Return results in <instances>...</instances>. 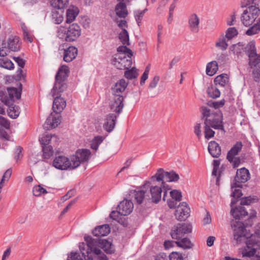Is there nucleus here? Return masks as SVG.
Segmentation results:
<instances>
[{"label":"nucleus","mask_w":260,"mask_h":260,"mask_svg":"<svg viewBox=\"0 0 260 260\" xmlns=\"http://www.w3.org/2000/svg\"><path fill=\"white\" fill-rule=\"evenodd\" d=\"M241 7L245 8L241 15V21L245 26H251L246 31L247 36L260 32V0H242Z\"/></svg>","instance_id":"obj_1"},{"label":"nucleus","mask_w":260,"mask_h":260,"mask_svg":"<svg viewBox=\"0 0 260 260\" xmlns=\"http://www.w3.org/2000/svg\"><path fill=\"white\" fill-rule=\"evenodd\" d=\"M238 227L234 231V239L237 243L241 242L243 239H246V248L242 251L243 257L253 256L256 249H260V241L255 239L251 234L248 233L247 230L241 223H237Z\"/></svg>","instance_id":"obj_2"},{"label":"nucleus","mask_w":260,"mask_h":260,"mask_svg":"<svg viewBox=\"0 0 260 260\" xmlns=\"http://www.w3.org/2000/svg\"><path fill=\"white\" fill-rule=\"evenodd\" d=\"M84 240L86 243L82 242L79 244L80 250L83 252V254L85 253L84 250H86V248H87L86 253H88L89 250H90V251L93 253L94 254H100L102 251L97 247L102 248L107 253L111 254L114 252L111 242L107 240L94 239L89 236H85Z\"/></svg>","instance_id":"obj_3"},{"label":"nucleus","mask_w":260,"mask_h":260,"mask_svg":"<svg viewBox=\"0 0 260 260\" xmlns=\"http://www.w3.org/2000/svg\"><path fill=\"white\" fill-rule=\"evenodd\" d=\"M204 124H209L212 128L220 129L224 133L222 122V114L219 109H213L207 106H202L200 109Z\"/></svg>","instance_id":"obj_4"},{"label":"nucleus","mask_w":260,"mask_h":260,"mask_svg":"<svg viewBox=\"0 0 260 260\" xmlns=\"http://www.w3.org/2000/svg\"><path fill=\"white\" fill-rule=\"evenodd\" d=\"M80 35L81 29L77 23H73L67 28L60 27L57 31L58 37L67 42H73L76 40Z\"/></svg>","instance_id":"obj_5"},{"label":"nucleus","mask_w":260,"mask_h":260,"mask_svg":"<svg viewBox=\"0 0 260 260\" xmlns=\"http://www.w3.org/2000/svg\"><path fill=\"white\" fill-rule=\"evenodd\" d=\"M156 182H157L156 178L152 180V176L149 181H146L145 184L147 186L148 194L150 196V200L153 203H157L161 199L162 189Z\"/></svg>","instance_id":"obj_6"},{"label":"nucleus","mask_w":260,"mask_h":260,"mask_svg":"<svg viewBox=\"0 0 260 260\" xmlns=\"http://www.w3.org/2000/svg\"><path fill=\"white\" fill-rule=\"evenodd\" d=\"M20 97V92L14 87L8 88L6 90H0V100L7 106L13 103L14 98L19 99Z\"/></svg>","instance_id":"obj_7"},{"label":"nucleus","mask_w":260,"mask_h":260,"mask_svg":"<svg viewBox=\"0 0 260 260\" xmlns=\"http://www.w3.org/2000/svg\"><path fill=\"white\" fill-rule=\"evenodd\" d=\"M192 231L191 225L189 223H178L174 225L171 232V236L174 239L180 240L186 234Z\"/></svg>","instance_id":"obj_8"},{"label":"nucleus","mask_w":260,"mask_h":260,"mask_svg":"<svg viewBox=\"0 0 260 260\" xmlns=\"http://www.w3.org/2000/svg\"><path fill=\"white\" fill-rule=\"evenodd\" d=\"M112 63L117 69L125 70L131 67L132 61L131 57L128 58L124 53H117L114 55Z\"/></svg>","instance_id":"obj_9"},{"label":"nucleus","mask_w":260,"mask_h":260,"mask_svg":"<svg viewBox=\"0 0 260 260\" xmlns=\"http://www.w3.org/2000/svg\"><path fill=\"white\" fill-rule=\"evenodd\" d=\"M73 162L71 161V155L69 158L64 155H59L55 157L52 165L55 168L60 170H73L76 169L73 164Z\"/></svg>","instance_id":"obj_10"},{"label":"nucleus","mask_w":260,"mask_h":260,"mask_svg":"<svg viewBox=\"0 0 260 260\" xmlns=\"http://www.w3.org/2000/svg\"><path fill=\"white\" fill-rule=\"evenodd\" d=\"M156 178L157 182H176L179 179V176L174 171L165 172L162 169H159L156 174L152 176V180Z\"/></svg>","instance_id":"obj_11"},{"label":"nucleus","mask_w":260,"mask_h":260,"mask_svg":"<svg viewBox=\"0 0 260 260\" xmlns=\"http://www.w3.org/2000/svg\"><path fill=\"white\" fill-rule=\"evenodd\" d=\"M250 178V173L248 170L245 168L237 170L234 182L231 184V188L242 187V183L247 182Z\"/></svg>","instance_id":"obj_12"},{"label":"nucleus","mask_w":260,"mask_h":260,"mask_svg":"<svg viewBox=\"0 0 260 260\" xmlns=\"http://www.w3.org/2000/svg\"><path fill=\"white\" fill-rule=\"evenodd\" d=\"M90 151L87 149H78L75 154L71 155V161L75 168H78L82 162L87 161L90 156Z\"/></svg>","instance_id":"obj_13"},{"label":"nucleus","mask_w":260,"mask_h":260,"mask_svg":"<svg viewBox=\"0 0 260 260\" xmlns=\"http://www.w3.org/2000/svg\"><path fill=\"white\" fill-rule=\"evenodd\" d=\"M231 213L233 217L236 219H240L243 218L246 216H248L249 219H251L255 217L256 215V212L254 210H251L250 212L248 213L245 209V207L242 205L239 206L234 209H232Z\"/></svg>","instance_id":"obj_14"},{"label":"nucleus","mask_w":260,"mask_h":260,"mask_svg":"<svg viewBox=\"0 0 260 260\" xmlns=\"http://www.w3.org/2000/svg\"><path fill=\"white\" fill-rule=\"evenodd\" d=\"M190 208L185 202L180 203L175 211V216L178 220H184L189 216Z\"/></svg>","instance_id":"obj_15"},{"label":"nucleus","mask_w":260,"mask_h":260,"mask_svg":"<svg viewBox=\"0 0 260 260\" xmlns=\"http://www.w3.org/2000/svg\"><path fill=\"white\" fill-rule=\"evenodd\" d=\"M146 187L145 183L139 189L135 191L134 197L138 204L150 200V196L148 194Z\"/></svg>","instance_id":"obj_16"},{"label":"nucleus","mask_w":260,"mask_h":260,"mask_svg":"<svg viewBox=\"0 0 260 260\" xmlns=\"http://www.w3.org/2000/svg\"><path fill=\"white\" fill-rule=\"evenodd\" d=\"M134 204L131 200H124L118 205V209L121 215L126 216L133 210Z\"/></svg>","instance_id":"obj_17"},{"label":"nucleus","mask_w":260,"mask_h":260,"mask_svg":"<svg viewBox=\"0 0 260 260\" xmlns=\"http://www.w3.org/2000/svg\"><path fill=\"white\" fill-rule=\"evenodd\" d=\"M113 100L111 103V109L116 113L119 114L124 107L123 96L122 95H113Z\"/></svg>","instance_id":"obj_18"},{"label":"nucleus","mask_w":260,"mask_h":260,"mask_svg":"<svg viewBox=\"0 0 260 260\" xmlns=\"http://www.w3.org/2000/svg\"><path fill=\"white\" fill-rule=\"evenodd\" d=\"M188 27L190 30L194 33H197L199 31L200 19L196 13L191 14L188 19Z\"/></svg>","instance_id":"obj_19"},{"label":"nucleus","mask_w":260,"mask_h":260,"mask_svg":"<svg viewBox=\"0 0 260 260\" xmlns=\"http://www.w3.org/2000/svg\"><path fill=\"white\" fill-rule=\"evenodd\" d=\"M61 122V117L60 116H55L51 113L46 119L43 125L44 128L48 130L57 127Z\"/></svg>","instance_id":"obj_20"},{"label":"nucleus","mask_w":260,"mask_h":260,"mask_svg":"<svg viewBox=\"0 0 260 260\" xmlns=\"http://www.w3.org/2000/svg\"><path fill=\"white\" fill-rule=\"evenodd\" d=\"M117 116L113 113L108 114L105 118V122L103 124L104 129L108 132H111L114 128Z\"/></svg>","instance_id":"obj_21"},{"label":"nucleus","mask_w":260,"mask_h":260,"mask_svg":"<svg viewBox=\"0 0 260 260\" xmlns=\"http://www.w3.org/2000/svg\"><path fill=\"white\" fill-rule=\"evenodd\" d=\"M66 106V102L64 99L57 95L53 101L52 109L56 113L61 112Z\"/></svg>","instance_id":"obj_22"},{"label":"nucleus","mask_w":260,"mask_h":260,"mask_svg":"<svg viewBox=\"0 0 260 260\" xmlns=\"http://www.w3.org/2000/svg\"><path fill=\"white\" fill-rule=\"evenodd\" d=\"M67 84L66 81L55 80L53 89H52V96L58 95L67 88Z\"/></svg>","instance_id":"obj_23"},{"label":"nucleus","mask_w":260,"mask_h":260,"mask_svg":"<svg viewBox=\"0 0 260 260\" xmlns=\"http://www.w3.org/2000/svg\"><path fill=\"white\" fill-rule=\"evenodd\" d=\"M127 86L124 79H120L116 82L114 86L112 88V95H121V94L125 90Z\"/></svg>","instance_id":"obj_24"},{"label":"nucleus","mask_w":260,"mask_h":260,"mask_svg":"<svg viewBox=\"0 0 260 260\" xmlns=\"http://www.w3.org/2000/svg\"><path fill=\"white\" fill-rule=\"evenodd\" d=\"M78 50L74 46H70L64 50L63 60L64 61L69 62L75 59L77 55Z\"/></svg>","instance_id":"obj_25"},{"label":"nucleus","mask_w":260,"mask_h":260,"mask_svg":"<svg viewBox=\"0 0 260 260\" xmlns=\"http://www.w3.org/2000/svg\"><path fill=\"white\" fill-rule=\"evenodd\" d=\"M110 232V228L109 224H106L99 225L93 231V235L96 237H104L107 236Z\"/></svg>","instance_id":"obj_26"},{"label":"nucleus","mask_w":260,"mask_h":260,"mask_svg":"<svg viewBox=\"0 0 260 260\" xmlns=\"http://www.w3.org/2000/svg\"><path fill=\"white\" fill-rule=\"evenodd\" d=\"M69 72L70 71L68 66L66 65L61 66L55 76V80L66 81L69 76Z\"/></svg>","instance_id":"obj_27"},{"label":"nucleus","mask_w":260,"mask_h":260,"mask_svg":"<svg viewBox=\"0 0 260 260\" xmlns=\"http://www.w3.org/2000/svg\"><path fill=\"white\" fill-rule=\"evenodd\" d=\"M208 148L209 152L213 157H218L221 154V148L215 141H211Z\"/></svg>","instance_id":"obj_28"},{"label":"nucleus","mask_w":260,"mask_h":260,"mask_svg":"<svg viewBox=\"0 0 260 260\" xmlns=\"http://www.w3.org/2000/svg\"><path fill=\"white\" fill-rule=\"evenodd\" d=\"M8 49L12 51H17L19 50V38L17 36H11L8 40Z\"/></svg>","instance_id":"obj_29"},{"label":"nucleus","mask_w":260,"mask_h":260,"mask_svg":"<svg viewBox=\"0 0 260 260\" xmlns=\"http://www.w3.org/2000/svg\"><path fill=\"white\" fill-rule=\"evenodd\" d=\"M116 14L120 18H125L128 15L126 4L123 2H119L115 7Z\"/></svg>","instance_id":"obj_30"},{"label":"nucleus","mask_w":260,"mask_h":260,"mask_svg":"<svg viewBox=\"0 0 260 260\" xmlns=\"http://www.w3.org/2000/svg\"><path fill=\"white\" fill-rule=\"evenodd\" d=\"M243 147V144L241 142H237L227 153L226 158L233 159V157H235L241 151Z\"/></svg>","instance_id":"obj_31"},{"label":"nucleus","mask_w":260,"mask_h":260,"mask_svg":"<svg viewBox=\"0 0 260 260\" xmlns=\"http://www.w3.org/2000/svg\"><path fill=\"white\" fill-rule=\"evenodd\" d=\"M40 142L43 146H48L49 144H52V142L57 143L58 141V138L55 135H46L42 136L39 139Z\"/></svg>","instance_id":"obj_32"},{"label":"nucleus","mask_w":260,"mask_h":260,"mask_svg":"<svg viewBox=\"0 0 260 260\" xmlns=\"http://www.w3.org/2000/svg\"><path fill=\"white\" fill-rule=\"evenodd\" d=\"M78 9L76 7H73L68 9L66 13V22L70 23L73 21L78 15Z\"/></svg>","instance_id":"obj_33"},{"label":"nucleus","mask_w":260,"mask_h":260,"mask_svg":"<svg viewBox=\"0 0 260 260\" xmlns=\"http://www.w3.org/2000/svg\"><path fill=\"white\" fill-rule=\"evenodd\" d=\"M87 250V248H86V250H84V252L85 253L84 254H83V252L80 250L81 253H82V256L81 257V255L78 254L76 252H72L71 253V256L70 259H68L67 260H87V258H91V254L92 253V252L90 251V250H89V252L86 253V250Z\"/></svg>","instance_id":"obj_34"},{"label":"nucleus","mask_w":260,"mask_h":260,"mask_svg":"<svg viewBox=\"0 0 260 260\" xmlns=\"http://www.w3.org/2000/svg\"><path fill=\"white\" fill-rule=\"evenodd\" d=\"M218 63L216 61H212L207 63L206 66V74L210 76H213L218 71Z\"/></svg>","instance_id":"obj_35"},{"label":"nucleus","mask_w":260,"mask_h":260,"mask_svg":"<svg viewBox=\"0 0 260 260\" xmlns=\"http://www.w3.org/2000/svg\"><path fill=\"white\" fill-rule=\"evenodd\" d=\"M245 52L249 57L253 56L256 53V49L255 47V42L254 41L249 42L246 46H244Z\"/></svg>","instance_id":"obj_36"},{"label":"nucleus","mask_w":260,"mask_h":260,"mask_svg":"<svg viewBox=\"0 0 260 260\" xmlns=\"http://www.w3.org/2000/svg\"><path fill=\"white\" fill-rule=\"evenodd\" d=\"M216 85L224 87L229 82V77L227 74H223L217 76L214 79Z\"/></svg>","instance_id":"obj_37"},{"label":"nucleus","mask_w":260,"mask_h":260,"mask_svg":"<svg viewBox=\"0 0 260 260\" xmlns=\"http://www.w3.org/2000/svg\"><path fill=\"white\" fill-rule=\"evenodd\" d=\"M8 115L12 118H16L19 115L20 111L18 106H16L13 103L8 105Z\"/></svg>","instance_id":"obj_38"},{"label":"nucleus","mask_w":260,"mask_h":260,"mask_svg":"<svg viewBox=\"0 0 260 260\" xmlns=\"http://www.w3.org/2000/svg\"><path fill=\"white\" fill-rule=\"evenodd\" d=\"M226 39L223 35H221L217 39L215 43V46L222 51L225 50L228 46Z\"/></svg>","instance_id":"obj_39"},{"label":"nucleus","mask_w":260,"mask_h":260,"mask_svg":"<svg viewBox=\"0 0 260 260\" xmlns=\"http://www.w3.org/2000/svg\"><path fill=\"white\" fill-rule=\"evenodd\" d=\"M175 243L178 247H181L183 249H190L192 246V244L190 240L187 238H182L181 239V240L176 241Z\"/></svg>","instance_id":"obj_40"},{"label":"nucleus","mask_w":260,"mask_h":260,"mask_svg":"<svg viewBox=\"0 0 260 260\" xmlns=\"http://www.w3.org/2000/svg\"><path fill=\"white\" fill-rule=\"evenodd\" d=\"M249 65L251 68H254L259 66L260 54H255L248 57Z\"/></svg>","instance_id":"obj_41"},{"label":"nucleus","mask_w":260,"mask_h":260,"mask_svg":"<svg viewBox=\"0 0 260 260\" xmlns=\"http://www.w3.org/2000/svg\"><path fill=\"white\" fill-rule=\"evenodd\" d=\"M244 49V44L241 42L234 44L230 48V50L233 52V53L238 56L242 53Z\"/></svg>","instance_id":"obj_42"},{"label":"nucleus","mask_w":260,"mask_h":260,"mask_svg":"<svg viewBox=\"0 0 260 260\" xmlns=\"http://www.w3.org/2000/svg\"><path fill=\"white\" fill-rule=\"evenodd\" d=\"M119 38L123 45H129L128 33L125 29H123V30L120 32L119 35Z\"/></svg>","instance_id":"obj_43"},{"label":"nucleus","mask_w":260,"mask_h":260,"mask_svg":"<svg viewBox=\"0 0 260 260\" xmlns=\"http://www.w3.org/2000/svg\"><path fill=\"white\" fill-rule=\"evenodd\" d=\"M207 93L209 96L212 98L215 99L218 98L220 95V92L217 87L211 86L208 87Z\"/></svg>","instance_id":"obj_44"},{"label":"nucleus","mask_w":260,"mask_h":260,"mask_svg":"<svg viewBox=\"0 0 260 260\" xmlns=\"http://www.w3.org/2000/svg\"><path fill=\"white\" fill-rule=\"evenodd\" d=\"M68 0H52L51 5L58 9H63L67 6Z\"/></svg>","instance_id":"obj_45"},{"label":"nucleus","mask_w":260,"mask_h":260,"mask_svg":"<svg viewBox=\"0 0 260 260\" xmlns=\"http://www.w3.org/2000/svg\"><path fill=\"white\" fill-rule=\"evenodd\" d=\"M238 34V31L235 27H230L226 30L224 36L228 40H230L237 36Z\"/></svg>","instance_id":"obj_46"},{"label":"nucleus","mask_w":260,"mask_h":260,"mask_svg":"<svg viewBox=\"0 0 260 260\" xmlns=\"http://www.w3.org/2000/svg\"><path fill=\"white\" fill-rule=\"evenodd\" d=\"M147 9L146 8L142 11L136 10L134 11L135 18L138 25H140L144 15L147 11Z\"/></svg>","instance_id":"obj_47"},{"label":"nucleus","mask_w":260,"mask_h":260,"mask_svg":"<svg viewBox=\"0 0 260 260\" xmlns=\"http://www.w3.org/2000/svg\"><path fill=\"white\" fill-rule=\"evenodd\" d=\"M43 157L49 158L53 154V147L51 145L43 146Z\"/></svg>","instance_id":"obj_48"},{"label":"nucleus","mask_w":260,"mask_h":260,"mask_svg":"<svg viewBox=\"0 0 260 260\" xmlns=\"http://www.w3.org/2000/svg\"><path fill=\"white\" fill-rule=\"evenodd\" d=\"M0 66L9 70H11L14 68V64L8 58L0 59Z\"/></svg>","instance_id":"obj_49"},{"label":"nucleus","mask_w":260,"mask_h":260,"mask_svg":"<svg viewBox=\"0 0 260 260\" xmlns=\"http://www.w3.org/2000/svg\"><path fill=\"white\" fill-rule=\"evenodd\" d=\"M211 126L209 124H204V134L205 138L209 139L214 137L215 134L214 131L211 128Z\"/></svg>","instance_id":"obj_50"},{"label":"nucleus","mask_w":260,"mask_h":260,"mask_svg":"<svg viewBox=\"0 0 260 260\" xmlns=\"http://www.w3.org/2000/svg\"><path fill=\"white\" fill-rule=\"evenodd\" d=\"M138 74L137 72L136 69L135 68H133L131 70H128L126 71L124 73V76L127 79H133L134 78H137Z\"/></svg>","instance_id":"obj_51"},{"label":"nucleus","mask_w":260,"mask_h":260,"mask_svg":"<svg viewBox=\"0 0 260 260\" xmlns=\"http://www.w3.org/2000/svg\"><path fill=\"white\" fill-rule=\"evenodd\" d=\"M257 200L256 198L251 197V196L242 198L240 200V205H249L251 203L256 202Z\"/></svg>","instance_id":"obj_52"},{"label":"nucleus","mask_w":260,"mask_h":260,"mask_svg":"<svg viewBox=\"0 0 260 260\" xmlns=\"http://www.w3.org/2000/svg\"><path fill=\"white\" fill-rule=\"evenodd\" d=\"M117 52L118 53H124L125 55L127 54L128 58L132 57L133 55L132 51L124 45L117 48Z\"/></svg>","instance_id":"obj_53"},{"label":"nucleus","mask_w":260,"mask_h":260,"mask_svg":"<svg viewBox=\"0 0 260 260\" xmlns=\"http://www.w3.org/2000/svg\"><path fill=\"white\" fill-rule=\"evenodd\" d=\"M21 27L23 30L24 39L30 43L32 42L33 41V38L29 33L27 27L23 24L22 25Z\"/></svg>","instance_id":"obj_54"},{"label":"nucleus","mask_w":260,"mask_h":260,"mask_svg":"<svg viewBox=\"0 0 260 260\" xmlns=\"http://www.w3.org/2000/svg\"><path fill=\"white\" fill-rule=\"evenodd\" d=\"M12 171L11 169L7 170L3 175L2 178L0 181L1 185L4 186V184L5 182H8L12 175Z\"/></svg>","instance_id":"obj_55"},{"label":"nucleus","mask_w":260,"mask_h":260,"mask_svg":"<svg viewBox=\"0 0 260 260\" xmlns=\"http://www.w3.org/2000/svg\"><path fill=\"white\" fill-rule=\"evenodd\" d=\"M33 194L36 197L41 196L42 193H47L46 190L41 185L35 186L32 189Z\"/></svg>","instance_id":"obj_56"},{"label":"nucleus","mask_w":260,"mask_h":260,"mask_svg":"<svg viewBox=\"0 0 260 260\" xmlns=\"http://www.w3.org/2000/svg\"><path fill=\"white\" fill-rule=\"evenodd\" d=\"M224 100H221L218 102H208V105L211 108L210 109H218V108L222 107L224 105Z\"/></svg>","instance_id":"obj_57"},{"label":"nucleus","mask_w":260,"mask_h":260,"mask_svg":"<svg viewBox=\"0 0 260 260\" xmlns=\"http://www.w3.org/2000/svg\"><path fill=\"white\" fill-rule=\"evenodd\" d=\"M170 194L171 199L176 200L177 201H180L182 199L181 192L177 189H174L170 192Z\"/></svg>","instance_id":"obj_58"},{"label":"nucleus","mask_w":260,"mask_h":260,"mask_svg":"<svg viewBox=\"0 0 260 260\" xmlns=\"http://www.w3.org/2000/svg\"><path fill=\"white\" fill-rule=\"evenodd\" d=\"M252 76L255 81H260V64L259 66L254 68L253 69Z\"/></svg>","instance_id":"obj_59"},{"label":"nucleus","mask_w":260,"mask_h":260,"mask_svg":"<svg viewBox=\"0 0 260 260\" xmlns=\"http://www.w3.org/2000/svg\"><path fill=\"white\" fill-rule=\"evenodd\" d=\"M170 260H184L181 253L178 252H172L169 255Z\"/></svg>","instance_id":"obj_60"},{"label":"nucleus","mask_w":260,"mask_h":260,"mask_svg":"<svg viewBox=\"0 0 260 260\" xmlns=\"http://www.w3.org/2000/svg\"><path fill=\"white\" fill-rule=\"evenodd\" d=\"M229 161L233 166V168L238 167L241 163V159L239 157H233L232 158H226Z\"/></svg>","instance_id":"obj_61"},{"label":"nucleus","mask_w":260,"mask_h":260,"mask_svg":"<svg viewBox=\"0 0 260 260\" xmlns=\"http://www.w3.org/2000/svg\"><path fill=\"white\" fill-rule=\"evenodd\" d=\"M159 80V77L157 75H155L152 79V80L150 81L149 84V88L153 89L156 87L157 86L158 82Z\"/></svg>","instance_id":"obj_62"},{"label":"nucleus","mask_w":260,"mask_h":260,"mask_svg":"<svg viewBox=\"0 0 260 260\" xmlns=\"http://www.w3.org/2000/svg\"><path fill=\"white\" fill-rule=\"evenodd\" d=\"M14 60L20 67V68H23L25 65V60L20 57H14Z\"/></svg>","instance_id":"obj_63"},{"label":"nucleus","mask_w":260,"mask_h":260,"mask_svg":"<svg viewBox=\"0 0 260 260\" xmlns=\"http://www.w3.org/2000/svg\"><path fill=\"white\" fill-rule=\"evenodd\" d=\"M179 201H177L175 200H174L173 199H169L167 201V203L168 205V206L170 207V208H177V203Z\"/></svg>","instance_id":"obj_64"}]
</instances>
